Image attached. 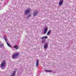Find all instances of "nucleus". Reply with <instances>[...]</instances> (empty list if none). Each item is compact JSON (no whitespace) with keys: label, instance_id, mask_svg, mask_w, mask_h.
I'll list each match as a JSON object with an SVG mask.
<instances>
[{"label":"nucleus","instance_id":"obj_16","mask_svg":"<svg viewBox=\"0 0 76 76\" xmlns=\"http://www.w3.org/2000/svg\"><path fill=\"white\" fill-rule=\"evenodd\" d=\"M45 42V41L43 40L42 42V43H44Z\"/></svg>","mask_w":76,"mask_h":76},{"label":"nucleus","instance_id":"obj_1","mask_svg":"<svg viewBox=\"0 0 76 76\" xmlns=\"http://www.w3.org/2000/svg\"><path fill=\"white\" fill-rule=\"evenodd\" d=\"M19 53H15L13 55H12V58H16V57H18L19 56Z\"/></svg>","mask_w":76,"mask_h":76},{"label":"nucleus","instance_id":"obj_6","mask_svg":"<svg viewBox=\"0 0 76 76\" xmlns=\"http://www.w3.org/2000/svg\"><path fill=\"white\" fill-rule=\"evenodd\" d=\"M16 73V71H13L11 74V76H15V74Z\"/></svg>","mask_w":76,"mask_h":76},{"label":"nucleus","instance_id":"obj_13","mask_svg":"<svg viewBox=\"0 0 76 76\" xmlns=\"http://www.w3.org/2000/svg\"><path fill=\"white\" fill-rule=\"evenodd\" d=\"M3 46V44L0 45V47H2Z\"/></svg>","mask_w":76,"mask_h":76},{"label":"nucleus","instance_id":"obj_3","mask_svg":"<svg viewBox=\"0 0 76 76\" xmlns=\"http://www.w3.org/2000/svg\"><path fill=\"white\" fill-rule=\"evenodd\" d=\"M5 64H6L5 61H3L1 64V67H4V66H5Z\"/></svg>","mask_w":76,"mask_h":76},{"label":"nucleus","instance_id":"obj_8","mask_svg":"<svg viewBox=\"0 0 76 76\" xmlns=\"http://www.w3.org/2000/svg\"><path fill=\"white\" fill-rule=\"evenodd\" d=\"M63 4V0H61L60 1L59 4L60 6H61Z\"/></svg>","mask_w":76,"mask_h":76},{"label":"nucleus","instance_id":"obj_14","mask_svg":"<svg viewBox=\"0 0 76 76\" xmlns=\"http://www.w3.org/2000/svg\"><path fill=\"white\" fill-rule=\"evenodd\" d=\"M4 39L6 41H7V39H6V37H4Z\"/></svg>","mask_w":76,"mask_h":76},{"label":"nucleus","instance_id":"obj_17","mask_svg":"<svg viewBox=\"0 0 76 76\" xmlns=\"http://www.w3.org/2000/svg\"><path fill=\"white\" fill-rule=\"evenodd\" d=\"M17 47V45H16L15 46H14L13 48H16Z\"/></svg>","mask_w":76,"mask_h":76},{"label":"nucleus","instance_id":"obj_18","mask_svg":"<svg viewBox=\"0 0 76 76\" xmlns=\"http://www.w3.org/2000/svg\"><path fill=\"white\" fill-rule=\"evenodd\" d=\"M18 47L16 48V50H18Z\"/></svg>","mask_w":76,"mask_h":76},{"label":"nucleus","instance_id":"obj_7","mask_svg":"<svg viewBox=\"0 0 76 76\" xmlns=\"http://www.w3.org/2000/svg\"><path fill=\"white\" fill-rule=\"evenodd\" d=\"M48 46V44L47 43H45L44 45V48H47V47Z\"/></svg>","mask_w":76,"mask_h":76},{"label":"nucleus","instance_id":"obj_2","mask_svg":"<svg viewBox=\"0 0 76 76\" xmlns=\"http://www.w3.org/2000/svg\"><path fill=\"white\" fill-rule=\"evenodd\" d=\"M31 10L29 8H28L27 10H25V15H26V14H27V13H29L30 12Z\"/></svg>","mask_w":76,"mask_h":76},{"label":"nucleus","instance_id":"obj_5","mask_svg":"<svg viewBox=\"0 0 76 76\" xmlns=\"http://www.w3.org/2000/svg\"><path fill=\"white\" fill-rule=\"evenodd\" d=\"M37 14H38V11L36 10L33 12V16H37Z\"/></svg>","mask_w":76,"mask_h":76},{"label":"nucleus","instance_id":"obj_19","mask_svg":"<svg viewBox=\"0 0 76 76\" xmlns=\"http://www.w3.org/2000/svg\"><path fill=\"white\" fill-rule=\"evenodd\" d=\"M29 17H30V16H31V15H29Z\"/></svg>","mask_w":76,"mask_h":76},{"label":"nucleus","instance_id":"obj_15","mask_svg":"<svg viewBox=\"0 0 76 76\" xmlns=\"http://www.w3.org/2000/svg\"><path fill=\"white\" fill-rule=\"evenodd\" d=\"M45 71L46 72H52V71H51L46 70H45Z\"/></svg>","mask_w":76,"mask_h":76},{"label":"nucleus","instance_id":"obj_12","mask_svg":"<svg viewBox=\"0 0 76 76\" xmlns=\"http://www.w3.org/2000/svg\"><path fill=\"white\" fill-rule=\"evenodd\" d=\"M7 44V45H8V46H9V47H11V46H10V44H9L8 42H6Z\"/></svg>","mask_w":76,"mask_h":76},{"label":"nucleus","instance_id":"obj_10","mask_svg":"<svg viewBox=\"0 0 76 76\" xmlns=\"http://www.w3.org/2000/svg\"><path fill=\"white\" fill-rule=\"evenodd\" d=\"M47 38H48L47 36H46V37H42L41 39H43L44 38H45V39H47Z\"/></svg>","mask_w":76,"mask_h":76},{"label":"nucleus","instance_id":"obj_11","mask_svg":"<svg viewBox=\"0 0 76 76\" xmlns=\"http://www.w3.org/2000/svg\"><path fill=\"white\" fill-rule=\"evenodd\" d=\"M50 32H51V30H49L48 32V33L47 35H49L50 34Z\"/></svg>","mask_w":76,"mask_h":76},{"label":"nucleus","instance_id":"obj_4","mask_svg":"<svg viewBox=\"0 0 76 76\" xmlns=\"http://www.w3.org/2000/svg\"><path fill=\"white\" fill-rule=\"evenodd\" d=\"M47 30H48V27H47L44 28V34H45L47 32Z\"/></svg>","mask_w":76,"mask_h":76},{"label":"nucleus","instance_id":"obj_9","mask_svg":"<svg viewBox=\"0 0 76 76\" xmlns=\"http://www.w3.org/2000/svg\"><path fill=\"white\" fill-rule=\"evenodd\" d=\"M39 62V61L38 60H37V62H36V67H38V63Z\"/></svg>","mask_w":76,"mask_h":76}]
</instances>
